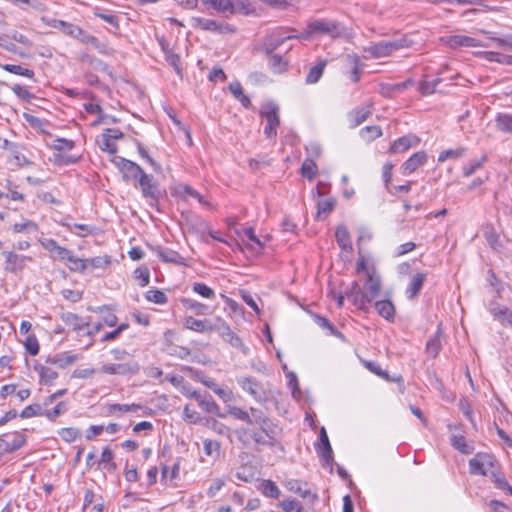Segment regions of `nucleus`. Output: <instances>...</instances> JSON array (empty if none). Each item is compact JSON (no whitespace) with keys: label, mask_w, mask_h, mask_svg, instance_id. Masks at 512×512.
I'll use <instances>...</instances> for the list:
<instances>
[{"label":"nucleus","mask_w":512,"mask_h":512,"mask_svg":"<svg viewBox=\"0 0 512 512\" xmlns=\"http://www.w3.org/2000/svg\"><path fill=\"white\" fill-rule=\"evenodd\" d=\"M469 470L474 476L501 480L499 464L496 458L489 453H477L469 460Z\"/></svg>","instance_id":"obj_1"},{"label":"nucleus","mask_w":512,"mask_h":512,"mask_svg":"<svg viewBox=\"0 0 512 512\" xmlns=\"http://www.w3.org/2000/svg\"><path fill=\"white\" fill-rule=\"evenodd\" d=\"M329 35L336 38L341 34V28L335 21L326 19L314 20L308 23L306 30L299 35L301 39H308L312 35Z\"/></svg>","instance_id":"obj_2"},{"label":"nucleus","mask_w":512,"mask_h":512,"mask_svg":"<svg viewBox=\"0 0 512 512\" xmlns=\"http://www.w3.org/2000/svg\"><path fill=\"white\" fill-rule=\"evenodd\" d=\"M261 118L266 120L264 134L269 139L277 136V128L280 125L279 106L274 102H268L261 107Z\"/></svg>","instance_id":"obj_3"},{"label":"nucleus","mask_w":512,"mask_h":512,"mask_svg":"<svg viewBox=\"0 0 512 512\" xmlns=\"http://www.w3.org/2000/svg\"><path fill=\"white\" fill-rule=\"evenodd\" d=\"M238 385L257 402H265L268 399V389L254 377L237 378Z\"/></svg>","instance_id":"obj_4"},{"label":"nucleus","mask_w":512,"mask_h":512,"mask_svg":"<svg viewBox=\"0 0 512 512\" xmlns=\"http://www.w3.org/2000/svg\"><path fill=\"white\" fill-rule=\"evenodd\" d=\"M138 184L143 197L149 201L150 206L156 207L162 193L159 189L158 183L154 181L153 176L145 173L139 179Z\"/></svg>","instance_id":"obj_5"},{"label":"nucleus","mask_w":512,"mask_h":512,"mask_svg":"<svg viewBox=\"0 0 512 512\" xmlns=\"http://www.w3.org/2000/svg\"><path fill=\"white\" fill-rule=\"evenodd\" d=\"M405 46L404 41H380L364 49L365 52L369 53L374 58H382L389 56L394 51L399 50Z\"/></svg>","instance_id":"obj_6"},{"label":"nucleus","mask_w":512,"mask_h":512,"mask_svg":"<svg viewBox=\"0 0 512 512\" xmlns=\"http://www.w3.org/2000/svg\"><path fill=\"white\" fill-rule=\"evenodd\" d=\"M381 287V276L377 273L375 267L371 266V269L367 271L366 281L363 286L369 304L380 295Z\"/></svg>","instance_id":"obj_7"},{"label":"nucleus","mask_w":512,"mask_h":512,"mask_svg":"<svg viewBox=\"0 0 512 512\" xmlns=\"http://www.w3.org/2000/svg\"><path fill=\"white\" fill-rule=\"evenodd\" d=\"M140 370L136 361L130 360L121 363H108L102 365L100 371L108 375H134Z\"/></svg>","instance_id":"obj_8"},{"label":"nucleus","mask_w":512,"mask_h":512,"mask_svg":"<svg viewBox=\"0 0 512 512\" xmlns=\"http://www.w3.org/2000/svg\"><path fill=\"white\" fill-rule=\"evenodd\" d=\"M220 319L221 317L200 320L193 316H188L184 319V326L198 333L212 332L217 330Z\"/></svg>","instance_id":"obj_9"},{"label":"nucleus","mask_w":512,"mask_h":512,"mask_svg":"<svg viewBox=\"0 0 512 512\" xmlns=\"http://www.w3.org/2000/svg\"><path fill=\"white\" fill-rule=\"evenodd\" d=\"M117 166L125 180L138 182L142 175L145 174L144 170L137 163L123 157L118 158Z\"/></svg>","instance_id":"obj_10"},{"label":"nucleus","mask_w":512,"mask_h":512,"mask_svg":"<svg viewBox=\"0 0 512 512\" xmlns=\"http://www.w3.org/2000/svg\"><path fill=\"white\" fill-rule=\"evenodd\" d=\"M345 296L352 301V304L358 309L368 311V299L365 295L364 289L362 290L359 283L354 281L350 289L346 292Z\"/></svg>","instance_id":"obj_11"},{"label":"nucleus","mask_w":512,"mask_h":512,"mask_svg":"<svg viewBox=\"0 0 512 512\" xmlns=\"http://www.w3.org/2000/svg\"><path fill=\"white\" fill-rule=\"evenodd\" d=\"M82 357L78 354H74L70 351L60 352L53 355H49L45 362L46 364L55 365L60 369H65L68 366L74 364Z\"/></svg>","instance_id":"obj_12"},{"label":"nucleus","mask_w":512,"mask_h":512,"mask_svg":"<svg viewBox=\"0 0 512 512\" xmlns=\"http://www.w3.org/2000/svg\"><path fill=\"white\" fill-rule=\"evenodd\" d=\"M3 255L6 259L5 270L8 272L16 273L24 269L26 261H32V257L25 255H18L12 251H5Z\"/></svg>","instance_id":"obj_13"},{"label":"nucleus","mask_w":512,"mask_h":512,"mask_svg":"<svg viewBox=\"0 0 512 512\" xmlns=\"http://www.w3.org/2000/svg\"><path fill=\"white\" fill-rule=\"evenodd\" d=\"M75 39L86 45H92L99 53L109 55L112 50L104 43H101L98 38L88 34L82 28L79 27V33H76Z\"/></svg>","instance_id":"obj_14"},{"label":"nucleus","mask_w":512,"mask_h":512,"mask_svg":"<svg viewBox=\"0 0 512 512\" xmlns=\"http://www.w3.org/2000/svg\"><path fill=\"white\" fill-rule=\"evenodd\" d=\"M300 39L299 35H287L284 36L280 30L273 32L269 35L264 42V49L267 54H271L279 46H281L286 40Z\"/></svg>","instance_id":"obj_15"},{"label":"nucleus","mask_w":512,"mask_h":512,"mask_svg":"<svg viewBox=\"0 0 512 512\" xmlns=\"http://www.w3.org/2000/svg\"><path fill=\"white\" fill-rule=\"evenodd\" d=\"M445 43L452 49L459 47H480L484 46L479 40L465 36V35H452L445 38Z\"/></svg>","instance_id":"obj_16"},{"label":"nucleus","mask_w":512,"mask_h":512,"mask_svg":"<svg viewBox=\"0 0 512 512\" xmlns=\"http://www.w3.org/2000/svg\"><path fill=\"white\" fill-rule=\"evenodd\" d=\"M427 161V154L425 151H418L414 153L402 166L401 171L403 175L413 173L417 168L424 165Z\"/></svg>","instance_id":"obj_17"},{"label":"nucleus","mask_w":512,"mask_h":512,"mask_svg":"<svg viewBox=\"0 0 512 512\" xmlns=\"http://www.w3.org/2000/svg\"><path fill=\"white\" fill-rule=\"evenodd\" d=\"M216 332L232 347L243 348L242 340L230 329L229 325L221 318Z\"/></svg>","instance_id":"obj_18"},{"label":"nucleus","mask_w":512,"mask_h":512,"mask_svg":"<svg viewBox=\"0 0 512 512\" xmlns=\"http://www.w3.org/2000/svg\"><path fill=\"white\" fill-rule=\"evenodd\" d=\"M420 139L413 134L405 135L403 137L398 138L393 142L390 147V151L392 153H400L408 150L411 147L418 145Z\"/></svg>","instance_id":"obj_19"},{"label":"nucleus","mask_w":512,"mask_h":512,"mask_svg":"<svg viewBox=\"0 0 512 512\" xmlns=\"http://www.w3.org/2000/svg\"><path fill=\"white\" fill-rule=\"evenodd\" d=\"M372 114V109L370 106H361L353 109L348 113V120L350 126L355 128L361 125L364 121L368 119Z\"/></svg>","instance_id":"obj_20"},{"label":"nucleus","mask_w":512,"mask_h":512,"mask_svg":"<svg viewBox=\"0 0 512 512\" xmlns=\"http://www.w3.org/2000/svg\"><path fill=\"white\" fill-rule=\"evenodd\" d=\"M489 311L495 319L500 321L503 325H509L512 327V311L506 306L499 304L491 305Z\"/></svg>","instance_id":"obj_21"},{"label":"nucleus","mask_w":512,"mask_h":512,"mask_svg":"<svg viewBox=\"0 0 512 512\" xmlns=\"http://www.w3.org/2000/svg\"><path fill=\"white\" fill-rule=\"evenodd\" d=\"M61 320L67 325L69 326L70 328H72V330L74 331H81L83 330L84 328L88 327L89 326V323L88 322H85L82 317H80L79 315L77 314H74L72 312H65V313H62L61 316H60Z\"/></svg>","instance_id":"obj_22"},{"label":"nucleus","mask_w":512,"mask_h":512,"mask_svg":"<svg viewBox=\"0 0 512 512\" xmlns=\"http://www.w3.org/2000/svg\"><path fill=\"white\" fill-rule=\"evenodd\" d=\"M205 6H208L218 13H235V6L232 0H201Z\"/></svg>","instance_id":"obj_23"},{"label":"nucleus","mask_w":512,"mask_h":512,"mask_svg":"<svg viewBox=\"0 0 512 512\" xmlns=\"http://www.w3.org/2000/svg\"><path fill=\"white\" fill-rule=\"evenodd\" d=\"M374 307L378 314L385 318L387 321L393 322L395 318V306L392 301L379 300L374 303Z\"/></svg>","instance_id":"obj_24"},{"label":"nucleus","mask_w":512,"mask_h":512,"mask_svg":"<svg viewBox=\"0 0 512 512\" xmlns=\"http://www.w3.org/2000/svg\"><path fill=\"white\" fill-rule=\"evenodd\" d=\"M180 303L185 309L193 311L198 316L211 314V311L206 304L200 303L196 300L190 298H181Z\"/></svg>","instance_id":"obj_25"},{"label":"nucleus","mask_w":512,"mask_h":512,"mask_svg":"<svg viewBox=\"0 0 512 512\" xmlns=\"http://www.w3.org/2000/svg\"><path fill=\"white\" fill-rule=\"evenodd\" d=\"M197 403L204 411L223 417L220 412V407L210 394L206 392L201 394L200 398L197 400Z\"/></svg>","instance_id":"obj_26"},{"label":"nucleus","mask_w":512,"mask_h":512,"mask_svg":"<svg viewBox=\"0 0 512 512\" xmlns=\"http://www.w3.org/2000/svg\"><path fill=\"white\" fill-rule=\"evenodd\" d=\"M319 441H320V444L322 446V457H323V460L325 461V464L327 466H331L332 467V462H333L332 448H331V445H330V442H329V438H328L327 432H326L324 427H322L321 430H320Z\"/></svg>","instance_id":"obj_27"},{"label":"nucleus","mask_w":512,"mask_h":512,"mask_svg":"<svg viewBox=\"0 0 512 512\" xmlns=\"http://www.w3.org/2000/svg\"><path fill=\"white\" fill-rule=\"evenodd\" d=\"M425 279L426 274L424 273H416L415 275H413L409 285L406 288V294L408 298L413 299L418 295V293L423 287Z\"/></svg>","instance_id":"obj_28"},{"label":"nucleus","mask_w":512,"mask_h":512,"mask_svg":"<svg viewBox=\"0 0 512 512\" xmlns=\"http://www.w3.org/2000/svg\"><path fill=\"white\" fill-rule=\"evenodd\" d=\"M336 242L342 250L352 251V243L348 229L344 225H339L335 232Z\"/></svg>","instance_id":"obj_29"},{"label":"nucleus","mask_w":512,"mask_h":512,"mask_svg":"<svg viewBox=\"0 0 512 512\" xmlns=\"http://www.w3.org/2000/svg\"><path fill=\"white\" fill-rule=\"evenodd\" d=\"M260 430L266 438L273 441V446L277 442V438L280 434L281 429L277 424H275L271 419L267 418L264 422H262L260 425Z\"/></svg>","instance_id":"obj_30"},{"label":"nucleus","mask_w":512,"mask_h":512,"mask_svg":"<svg viewBox=\"0 0 512 512\" xmlns=\"http://www.w3.org/2000/svg\"><path fill=\"white\" fill-rule=\"evenodd\" d=\"M34 369L39 374L40 382L45 385L52 384L58 377V373L55 370L42 364L36 363Z\"/></svg>","instance_id":"obj_31"},{"label":"nucleus","mask_w":512,"mask_h":512,"mask_svg":"<svg viewBox=\"0 0 512 512\" xmlns=\"http://www.w3.org/2000/svg\"><path fill=\"white\" fill-rule=\"evenodd\" d=\"M451 445L462 454H471L474 451V445L466 440L463 435H452Z\"/></svg>","instance_id":"obj_32"},{"label":"nucleus","mask_w":512,"mask_h":512,"mask_svg":"<svg viewBox=\"0 0 512 512\" xmlns=\"http://www.w3.org/2000/svg\"><path fill=\"white\" fill-rule=\"evenodd\" d=\"M229 90L234 96L235 99H237L245 108H250L252 106V103L248 96H246L243 92V88L240 82L235 81L230 83Z\"/></svg>","instance_id":"obj_33"},{"label":"nucleus","mask_w":512,"mask_h":512,"mask_svg":"<svg viewBox=\"0 0 512 512\" xmlns=\"http://www.w3.org/2000/svg\"><path fill=\"white\" fill-rule=\"evenodd\" d=\"M4 148L7 149L12 155L18 166H28L31 162L19 151L17 144L4 140Z\"/></svg>","instance_id":"obj_34"},{"label":"nucleus","mask_w":512,"mask_h":512,"mask_svg":"<svg viewBox=\"0 0 512 512\" xmlns=\"http://www.w3.org/2000/svg\"><path fill=\"white\" fill-rule=\"evenodd\" d=\"M38 224L33 222L32 220H24L21 223H15L11 226V230L13 233H24V234H32L38 231Z\"/></svg>","instance_id":"obj_35"},{"label":"nucleus","mask_w":512,"mask_h":512,"mask_svg":"<svg viewBox=\"0 0 512 512\" xmlns=\"http://www.w3.org/2000/svg\"><path fill=\"white\" fill-rule=\"evenodd\" d=\"M326 64H327L326 61H320L315 66H312L309 69V72L306 76V80H305L306 83L307 84L317 83L324 73Z\"/></svg>","instance_id":"obj_36"},{"label":"nucleus","mask_w":512,"mask_h":512,"mask_svg":"<svg viewBox=\"0 0 512 512\" xmlns=\"http://www.w3.org/2000/svg\"><path fill=\"white\" fill-rule=\"evenodd\" d=\"M50 26L53 28L61 30L64 34L75 37L76 33H79V26L74 25L72 23L65 22L63 20H52Z\"/></svg>","instance_id":"obj_37"},{"label":"nucleus","mask_w":512,"mask_h":512,"mask_svg":"<svg viewBox=\"0 0 512 512\" xmlns=\"http://www.w3.org/2000/svg\"><path fill=\"white\" fill-rule=\"evenodd\" d=\"M441 333V329L438 328L436 334L432 338H430L426 344V352L433 358H435L439 354L442 348L440 340Z\"/></svg>","instance_id":"obj_38"},{"label":"nucleus","mask_w":512,"mask_h":512,"mask_svg":"<svg viewBox=\"0 0 512 512\" xmlns=\"http://www.w3.org/2000/svg\"><path fill=\"white\" fill-rule=\"evenodd\" d=\"M193 27L204 31L217 32L219 22L212 19L206 18H193Z\"/></svg>","instance_id":"obj_39"},{"label":"nucleus","mask_w":512,"mask_h":512,"mask_svg":"<svg viewBox=\"0 0 512 512\" xmlns=\"http://www.w3.org/2000/svg\"><path fill=\"white\" fill-rule=\"evenodd\" d=\"M299 482H288V488L291 491H294L295 493L299 494L303 499L307 500L308 502H313L317 499L316 493H313L309 488L301 487L298 485Z\"/></svg>","instance_id":"obj_40"},{"label":"nucleus","mask_w":512,"mask_h":512,"mask_svg":"<svg viewBox=\"0 0 512 512\" xmlns=\"http://www.w3.org/2000/svg\"><path fill=\"white\" fill-rule=\"evenodd\" d=\"M1 67L9 73L24 76V77L33 79L35 81V79H34L35 73L31 69L24 68L21 65H15V64H4Z\"/></svg>","instance_id":"obj_41"},{"label":"nucleus","mask_w":512,"mask_h":512,"mask_svg":"<svg viewBox=\"0 0 512 512\" xmlns=\"http://www.w3.org/2000/svg\"><path fill=\"white\" fill-rule=\"evenodd\" d=\"M335 205L336 200L333 197L319 200L317 202V219H321L322 214H330L334 210Z\"/></svg>","instance_id":"obj_42"},{"label":"nucleus","mask_w":512,"mask_h":512,"mask_svg":"<svg viewBox=\"0 0 512 512\" xmlns=\"http://www.w3.org/2000/svg\"><path fill=\"white\" fill-rule=\"evenodd\" d=\"M269 55V66L274 73H282L286 70L288 63L278 54Z\"/></svg>","instance_id":"obj_43"},{"label":"nucleus","mask_w":512,"mask_h":512,"mask_svg":"<svg viewBox=\"0 0 512 512\" xmlns=\"http://www.w3.org/2000/svg\"><path fill=\"white\" fill-rule=\"evenodd\" d=\"M496 125L499 130L505 133H512V114L500 113L496 118Z\"/></svg>","instance_id":"obj_44"},{"label":"nucleus","mask_w":512,"mask_h":512,"mask_svg":"<svg viewBox=\"0 0 512 512\" xmlns=\"http://www.w3.org/2000/svg\"><path fill=\"white\" fill-rule=\"evenodd\" d=\"M157 255L161 258L162 261L167 263H180L181 256L170 249H163L161 247H158L156 249Z\"/></svg>","instance_id":"obj_45"},{"label":"nucleus","mask_w":512,"mask_h":512,"mask_svg":"<svg viewBox=\"0 0 512 512\" xmlns=\"http://www.w3.org/2000/svg\"><path fill=\"white\" fill-rule=\"evenodd\" d=\"M318 172V167L314 160L307 158L304 160L301 166V173L304 177H306L309 180L314 179Z\"/></svg>","instance_id":"obj_46"},{"label":"nucleus","mask_w":512,"mask_h":512,"mask_svg":"<svg viewBox=\"0 0 512 512\" xmlns=\"http://www.w3.org/2000/svg\"><path fill=\"white\" fill-rule=\"evenodd\" d=\"M347 58L350 61V63L353 65L352 71L350 73V79L353 82H358L360 80L361 72H362V64L360 63V59H359L358 55H356V54L348 55Z\"/></svg>","instance_id":"obj_47"},{"label":"nucleus","mask_w":512,"mask_h":512,"mask_svg":"<svg viewBox=\"0 0 512 512\" xmlns=\"http://www.w3.org/2000/svg\"><path fill=\"white\" fill-rule=\"evenodd\" d=\"M360 135L364 140L372 141L382 135V129L377 125L366 126L360 130Z\"/></svg>","instance_id":"obj_48"},{"label":"nucleus","mask_w":512,"mask_h":512,"mask_svg":"<svg viewBox=\"0 0 512 512\" xmlns=\"http://www.w3.org/2000/svg\"><path fill=\"white\" fill-rule=\"evenodd\" d=\"M23 344L30 355L36 356L39 353L40 346L35 334H28Z\"/></svg>","instance_id":"obj_49"},{"label":"nucleus","mask_w":512,"mask_h":512,"mask_svg":"<svg viewBox=\"0 0 512 512\" xmlns=\"http://www.w3.org/2000/svg\"><path fill=\"white\" fill-rule=\"evenodd\" d=\"M145 298L149 302H153L156 304H166L168 302V297L163 291L157 289L148 290L145 294Z\"/></svg>","instance_id":"obj_50"},{"label":"nucleus","mask_w":512,"mask_h":512,"mask_svg":"<svg viewBox=\"0 0 512 512\" xmlns=\"http://www.w3.org/2000/svg\"><path fill=\"white\" fill-rule=\"evenodd\" d=\"M441 82L440 78L429 80H423L419 84V92L423 95H429L436 91L437 85Z\"/></svg>","instance_id":"obj_51"},{"label":"nucleus","mask_w":512,"mask_h":512,"mask_svg":"<svg viewBox=\"0 0 512 512\" xmlns=\"http://www.w3.org/2000/svg\"><path fill=\"white\" fill-rule=\"evenodd\" d=\"M142 405L140 404H111L108 407V411L110 413H114L116 411L119 412H137L138 410L142 409Z\"/></svg>","instance_id":"obj_52"},{"label":"nucleus","mask_w":512,"mask_h":512,"mask_svg":"<svg viewBox=\"0 0 512 512\" xmlns=\"http://www.w3.org/2000/svg\"><path fill=\"white\" fill-rule=\"evenodd\" d=\"M67 410V405L65 402H59L54 408L46 409L43 411V416L48 418L49 420H55L61 414L65 413Z\"/></svg>","instance_id":"obj_53"},{"label":"nucleus","mask_w":512,"mask_h":512,"mask_svg":"<svg viewBox=\"0 0 512 512\" xmlns=\"http://www.w3.org/2000/svg\"><path fill=\"white\" fill-rule=\"evenodd\" d=\"M43 411L42 408H41V405L40 404H31V405H28L26 406L22 411L21 413L19 414V416L21 418H31V417H35V416H43Z\"/></svg>","instance_id":"obj_54"},{"label":"nucleus","mask_w":512,"mask_h":512,"mask_svg":"<svg viewBox=\"0 0 512 512\" xmlns=\"http://www.w3.org/2000/svg\"><path fill=\"white\" fill-rule=\"evenodd\" d=\"M228 413L233 416L234 418L238 419V420H241V421H244L246 422L247 424H250L252 425V419L250 417V414L249 412L239 408V407H236V406H230L228 408Z\"/></svg>","instance_id":"obj_55"},{"label":"nucleus","mask_w":512,"mask_h":512,"mask_svg":"<svg viewBox=\"0 0 512 512\" xmlns=\"http://www.w3.org/2000/svg\"><path fill=\"white\" fill-rule=\"evenodd\" d=\"M261 491L266 497L277 499L280 496V490L275 482H262Z\"/></svg>","instance_id":"obj_56"},{"label":"nucleus","mask_w":512,"mask_h":512,"mask_svg":"<svg viewBox=\"0 0 512 512\" xmlns=\"http://www.w3.org/2000/svg\"><path fill=\"white\" fill-rule=\"evenodd\" d=\"M99 147L102 151H106L109 154H116L117 152V145L116 143L110 139L105 133L101 135V140L99 141Z\"/></svg>","instance_id":"obj_57"},{"label":"nucleus","mask_w":512,"mask_h":512,"mask_svg":"<svg viewBox=\"0 0 512 512\" xmlns=\"http://www.w3.org/2000/svg\"><path fill=\"white\" fill-rule=\"evenodd\" d=\"M192 289L195 293H197L198 295H200L204 298L212 299L215 297L214 290L211 289L210 287H208L204 283L196 282L193 284Z\"/></svg>","instance_id":"obj_58"},{"label":"nucleus","mask_w":512,"mask_h":512,"mask_svg":"<svg viewBox=\"0 0 512 512\" xmlns=\"http://www.w3.org/2000/svg\"><path fill=\"white\" fill-rule=\"evenodd\" d=\"M465 148L459 147L457 149L444 150L439 154L438 161L444 162L449 158H460L465 154Z\"/></svg>","instance_id":"obj_59"},{"label":"nucleus","mask_w":512,"mask_h":512,"mask_svg":"<svg viewBox=\"0 0 512 512\" xmlns=\"http://www.w3.org/2000/svg\"><path fill=\"white\" fill-rule=\"evenodd\" d=\"M134 277L139 280L141 287H145L150 281V271L147 267H139L134 271Z\"/></svg>","instance_id":"obj_60"},{"label":"nucleus","mask_w":512,"mask_h":512,"mask_svg":"<svg viewBox=\"0 0 512 512\" xmlns=\"http://www.w3.org/2000/svg\"><path fill=\"white\" fill-rule=\"evenodd\" d=\"M165 59L168 62V64L174 68L177 75L182 76L179 55L174 53L173 51H166Z\"/></svg>","instance_id":"obj_61"},{"label":"nucleus","mask_w":512,"mask_h":512,"mask_svg":"<svg viewBox=\"0 0 512 512\" xmlns=\"http://www.w3.org/2000/svg\"><path fill=\"white\" fill-rule=\"evenodd\" d=\"M482 33L487 35L493 41H495L499 47L509 48L512 50V34L507 35L503 38H499L493 36V33L489 31H482Z\"/></svg>","instance_id":"obj_62"},{"label":"nucleus","mask_w":512,"mask_h":512,"mask_svg":"<svg viewBox=\"0 0 512 512\" xmlns=\"http://www.w3.org/2000/svg\"><path fill=\"white\" fill-rule=\"evenodd\" d=\"M87 268L90 266L92 268H105L111 263V258L109 256H98L90 259H86Z\"/></svg>","instance_id":"obj_63"},{"label":"nucleus","mask_w":512,"mask_h":512,"mask_svg":"<svg viewBox=\"0 0 512 512\" xmlns=\"http://www.w3.org/2000/svg\"><path fill=\"white\" fill-rule=\"evenodd\" d=\"M80 435V431L76 428L68 427L62 428L59 431V436L66 442H73Z\"/></svg>","instance_id":"obj_64"}]
</instances>
